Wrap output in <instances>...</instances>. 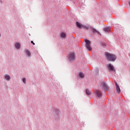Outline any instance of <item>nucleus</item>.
<instances>
[{"label":"nucleus","instance_id":"4be33fe9","mask_svg":"<svg viewBox=\"0 0 130 130\" xmlns=\"http://www.w3.org/2000/svg\"><path fill=\"white\" fill-rule=\"evenodd\" d=\"M31 43L32 44V45H35V43H34V41H31Z\"/></svg>","mask_w":130,"mask_h":130},{"label":"nucleus","instance_id":"a878e982","mask_svg":"<svg viewBox=\"0 0 130 130\" xmlns=\"http://www.w3.org/2000/svg\"><path fill=\"white\" fill-rule=\"evenodd\" d=\"M1 32H0V38H1Z\"/></svg>","mask_w":130,"mask_h":130},{"label":"nucleus","instance_id":"39448f33","mask_svg":"<svg viewBox=\"0 0 130 130\" xmlns=\"http://www.w3.org/2000/svg\"><path fill=\"white\" fill-rule=\"evenodd\" d=\"M107 68L110 71L116 73V69L114 65H113V64H111V63H109L108 64H107Z\"/></svg>","mask_w":130,"mask_h":130},{"label":"nucleus","instance_id":"bb28decb","mask_svg":"<svg viewBox=\"0 0 130 130\" xmlns=\"http://www.w3.org/2000/svg\"><path fill=\"white\" fill-rule=\"evenodd\" d=\"M1 107H0V111H1Z\"/></svg>","mask_w":130,"mask_h":130},{"label":"nucleus","instance_id":"6e6552de","mask_svg":"<svg viewBox=\"0 0 130 130\" xmlns=\"http://www.w3.org/2000/svg\"><path fill=\"white\" fill-rule=\"evenodd\" d=\"M90 27L91 28V31H93V32H94V34H98L100 36H102L101 32L95 28V27H93V26H91Z\"/></svg>","mask_w":130,"mask_h":130},{"label":"nucleus","instance_id":"20e7f679","mask_svg":"<svg viewBox=\"0 0 130 130\" xmlns=\"http://www.w3.org/2000/svg\"><path fill=\"white\" fill-rule=\"evenodd\" d=\"M85 46L88 51H91L92 48L91 46L90 41H89V40L85 39Z\"/></svg>","mask_w":130,"mask_h":130},{"label":"nucleus","instance_id":"aec40b11","mask_svg":"<svg viewBox=\"0 0 130 130\" xmlns=\"http://www.w3.org/2000/svg\"><path fill=\"white\" fill-rule=\"evenodd\" d=\"M117 81H115V85L116 86V91H117Z\"/></svg>","mask_w":130,"mask_h":130},{"label":"nucleus","instance_id":"1a4fd4ad","mask_svg":"<svg viewBox=\"0 0 130 130\" xmlns=\"http://www.w3.org/2000/svg\"><path fill=\"white\" fill-rule=\"evenodd\" d=\"M95 94L98 97H102V93L101 91H100V90H98V89L95 90Z\"/></svg>","mask_w":130,"mask_h":130},{"label":"nucleus","instance_id":"4468645a","mask_svg":"<svg viewBox=\"0 0 130 130\" xmlns=\"http://www.w3.org/2000/svg\"><path fill=\"white\" fill-rule=\"evenodd\" d=\"M85 0H82L81 2L80 3L81 8L85 7V4H84Z\"/></svg>","mask_w":130,"mask_h":130},{"label":"nucleus","instance_id":"9d476101","mask_svg":"<svg viewBox=\"0 0 130 130\" xmlns=\"http://www.w3.org/2000/svg\"><path fill=\"white\" fill-rule=\"evenodd\" d=\"M14 46H15V48H16V49H17V50H20V49L21 48L20 43H19V42H17L15 43V44H14Z\"/></svg>","mask_w":130,"mask_h":130},{"label":"nucleus","instance_id":"5701e85b","mask_svg":"<svg viewBox=\"0 0 130 130\" xmlns=\"http://www.w3.org/2000/svg\"><path fill=\"white\" fill-rule=\"evenodd\" d=\"M0 3H3L2 0H0Z\"/></svg>","mask_w":130,"mask_h":130},{"label":"nucleus","instance_id":"7ed1b4c3","mask_svg":"<svg viewBox=\"0 0 130 130\" xmlns=\"http://www.w3.org/2000/svg\"><path fill=\"white\" fill-rule=\"evenodd\" d=\"M76 24L79 28H84L85 29H89V27L88 25L81 24L79 21H76Z\"/></svg>","mask_w":130,"mask_h":130},{"label":"nucleus","instance_id":"ddd939ff","mask_svg":"<svg viewBox=\"0 0 130 130\" xmlns=\"http://www.w3.org/2000/svg\"><path fill=\"white\" fill-rule=\"evenodd\" d=\"M4 77L7 81H9L11 79V76L9 74H5Z\"/></svg>","mask_w":130,"mask_h":130},{"label":"nucleus","instance_id":"cd10ccee","mask_svg":"<svg viewBox=\"0 0 130 130\" xmlns=\"http://www.w3.org/2000/svg\"><path fill=\"white\" fill-rule=\"evenodd\" d=\"M29 36H30V34H29Z\"/></svg>","mask_w":130,"mask_h":130},{"label":"nucleus","instance_id":"6ab92c4d","mask_svg":"<svg viewBox=\"0 0 130 130\" xmlns=\"http://www.w3.org/2000/svg\"><path fill=\"white\" fill-rule=\"evenodd\" d=\"M22 80L23 83H26V79L25 77H23Z\"/></svg>","mask_w":130,"mask_h":130},{"label":"nucleus","instance_id":"0eeeda50","mask_svg":"<svg viewBox=\"0 0 130 130\" xmlns=\"http://www.w3.org/2000/svg\"><path fill=\"white\" fill-rule=\"evenodd\" d=\"M76 58H75V53H70L69 54V56L68 57V59L70 62H73L75 61Z\"/></svg>","mask_w":130,"mask_h":130},{"label":"nucleus","instance_id":"b1692460","mask_svg":"<svg viewBox=\"0 0 130 130\" xmlns=\"http://www.w3.org/2000/svg\"><path fill=\"white\" fill-rule=\"evenodd\" d=\"M128 4H129V5L130 6V0H129V1H128Z\"/></svg>","mask_w":130,"mask_h":130},{"label":"nucleus","instance_id":"2eb2a0df","mask_svg":"<svg viewBox=\"0 0 130 130\" xmlns=\"http://www.w3.org/2000/svg\"><path fill=\"white\" fill-rule=\"evenodd\" d=\"M116 92L118 93V94H120V93H121L120 87L119 84H118V83H117V85Z\"/></svg>","mask_w":130,"mask_h":130},{"label":"nucleus","instance_id":"f257e3e1","mask_svg":"<svg viewBox=\"0 0 130 130\" xmlns=\"http://www.w3.org/2000/svg\"><path fill=\"white\" fill-rule=\"evenodd\" d=\"M105 56L108 61H112L114 62L116 60L117 56L114 54L109 53V52H106Z\"/></svg>","mask_w":130,"mask_h":130},{"label":"nucleus","instance_id":"a211bd4d","mask_svg":"<svg viewBox=\"0 0 130 130\" xmlns=\"http://www.w3.org/2000/svg\"><path fill=\"white\" fill-rule=\"evenodd\" d=\"M110 29V27H106L104 28V30L105 31H109Z\"/></svg>","mask_w":130,"mask_h":130},{"label":"nucleus","instance_id":"f8f14e48","mask_svg":"<svg viewBox=\"0 0 130 130\" xmlns=\"http://www.w3.org/2000/svg\"><path fill=\"white\" fill-rule=\"evenodd\" d=\"M24 52L26 55H27L28 57L31 56V53L28 49H25Z\"/></svg>","mask_w":130,"mask_h":130},{"label":"nucleus","instance_id":"423d86ee","mask_svg":"<svg viewBox=\"0 0 130 130\" xmlns=\"http://www.w3.org/2000/svg\"><path fill=\"white\" fill-rule=\"evenodd\" d=\"M101 86L105 91H109V86H108L107 83L105 81H101Z\"/></svg>","mask_w":130,"mask_h":130},{"label":"nucleus","instance_id":"f03ea898","mask_svg":"<svg viewBox=\"0 0 130 130\" xmlns=\"http://www.w3.org/2000/svg\"><path fill=\"white\" fill-rule=\"evenodd\" d=\"M59 109H58V108H54L53 114L54 115V117L55 119H56V120L58 119L59 117Z\"/></svg>","mask_w":130,"mask_h":130},{"label":"nucleus","instance_id":"9b49d317","mask_svg":"<svg viewBox=\"0 0 130 130\" xmlns=\"http://www.w3.org/2000/svg\"><path fill=\"white\" fill-rule=\"evenodd\" d=\"M85 93H86L87 96H91L92 91H91V90H89V89H88V88H86L85 89Z\"/></svg>","mask_w":130,"mask_h":130},{"label":"nucleus","instance_id":"393cba45","mask_svg":"<svg viewBox=\"0 0 130 130\" xmlns=\"http://www.w3.org/2000/svg\"><path fill=\"white\" fill-rule=\"evenodd\" d=\"M103 45H104V46H105V45H106V44H103Z\"/></svg>","mask_w":130,"mask_h":130},{"label":"nucleus","instance_id":"412c9836","mask_svg":"<svg viewBox=\"0 0 130 130\" xmlns=\"http://www.w3.org/2000/svg\"><path fill=\"white\" fill-rule=\"evenodd\" d=\"M99 71H100V68L99 67H97V68H96V72L98 73Z\"/></svg>","mask_w":130,"mask_h":130},{"label":"nucleus","instance_id":"dca6fc26","mask_svg":"<svg viewBox=\"0 0 130 130\" xmlns=\"http://www.w3.org/2000/svg\"><path fill=\"white\" fill-rule=\"evenodd\" d=\"M79 77H81V78H82L83 77H84L85 75L83 72H79Z\"/></svg>","mask_w":130,"mask_h":130},{"label":"nucleus","instance_id":"f3484780","mask_svg":"<svg viewBox=\"0 0 130 130\" xmlns=\"http://www.w3.org/2000/svg\"><path fill=\"white\" fill-rule=\"evenodd\" d=\"M66 32H61V34H60V37H61V38H66Z\"/></svg>","mask_w":130,"mask_h":130}]
</instances>
